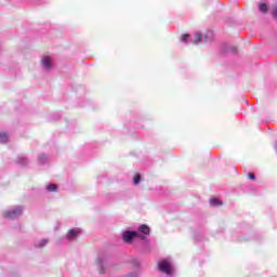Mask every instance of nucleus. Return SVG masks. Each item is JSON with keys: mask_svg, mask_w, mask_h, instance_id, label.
<instances>
[{"mask_svg": "<svg viewBox=\"0 0 277 277\" xmlns=\"http://www.w3.org/2000/svg\"><path fill=\"white\" fill-rule=\"evenodd\" d=\"M122 239L126 243H133L134 239H140L146 248L150 246V241L146 240V236L140 235L135 230H126L122 233Z\"/></svg>", "mask_w": 277, "mask_h": 277, "instance_id": "nucleus-1", "label": "nucleus"}, {"mask_svg": "<svg viewBox=\"0 0 277 277\" xmlns=\"http://www.w3.org/2000/svg\"><path fill=\"white\" fill-rule=\"evenodd\" d=\"M213 40L212 30L206 31L202 36L200 32H195L194 37L190 39L192 44H200V42H211Z\"/></svg>", "mask_w": 277, "mask_h": 277, "instance_id": "nucleus-2", "label": "nucleus"}, {"mask_svg": "<svg viewBox=\"0 0 277 277\" xmlns=\"http://www.w3.org/2000/svg\"><path fill=\"white\" fill-rule=\"evenodd\" d=\"M95 265L97 266L100 274H106L107 267L110 265L109 256L100 254L95 261Z\"/></svg>", "mask_w": 277, "mask_h": 277, "instance_id": "nucleus-3", "label": "nucleus"}, {"mask_svg": "<svg viewBox=\"0 0 277 277\" xmlns=\"http://www.w3.org/2000/svg\"><path fill=\"white\" fill-rule=\"evenodd\" d=\"M21 215H23V207L21 206L14 207L3 213V217H5V220H16L21 217Z\"/></svg>", "mask_w": 277, "mask_h": 277, "instance_id": "nucleus-4", "label": "nucleus"}, {"mask_svg": "<svg viewBox=\"0 0 277 277\" xmlns=\"http://www.w3.org/2000/svg\"><path fill=\"white\" fill-rule=\"evenodd\" d=\"M158 268L160 272H162V274H167V276L172 275V263H170L168 260H161L158 263Z\"/></svg>", "mask_w": 277, "mask_h": 277, "instance_id": "nucleus-5", "label": "nucleus"}, {"mask_svg": "<svg viewBox=\"0 0 277 277\" xmlns=\"http://www.w3.org/2000/svg\"><path fill=\"white\" fill-rule=\"evenodd\" d=\"M80 234H81V229L71 228L68 230L66 238L68 239V241H75V239H77V237H79Z\"/></svg>", "mask_w": 277, "mask_h": 277, "instance_id": "nucleus-6", "label": "nucleus"}, {"mask_svg": "<svg viewBox=\"0 0 277 277\" xmlns=\"http://www.w3.org/2000/svg\"><path fill=\"white\" fill-rule=\"evenodd\" d=\"M137 233L140 235H142L143 237H145V240L148 241L146 239V237H148V235H150V227L148 225H146V224H143V225L138 226Z\"/></svg>", "mask_w": 277, "mask_h": 277, "instance_id": "nucleus-7", "label": "nucleus"}, {"mask_svg": "<svg viewBox=\"0 0 277 277\" xmlns=\"http://www.w3.org/2000/svg\"><path fill=\"white\" fill-rule=\"evenodd\" d=\"M42 67L44 70H51L53 68V63L51 62V57L44 56L41 61Z\"/></svg>", "mask_w": 277, "mask_h": 277, "instance_id": "nucleus-8", "label": "nucleus"}, {"mask_svg": "<svg viewBox=\"0 0 277 277\" xmlns=\"http://www.w3.org/2000/svg\"><path fill=\"white\" fill-rule=\"evenodd\" d=\"M16 163L17 166H22L23 168H25V166L29 164V159H27L25 155H19L16 159Z\"/></svg>", "mask_w": 277, "mask_h": 277, "instance_id": "nucleus-9", "label": "nucleus"}, {"mask_svg": "<svg viewBox=\"0 0 277 277\" xmlns=\"http://www.w3.org/2000/svg\"><path fill=\"white\" fill-rule=\"evenodd\" d=\"M38 161H39L40 166H44V163H47L49 161V156L45 154H41V155H39Z\"/></svg>", "mask_w": 277, "mask_h": 277, "instance_id": "nucleus-10", "label": "nucleus"}, {"mask_svg": "<svg viewBox=\"0 0 277 277\" xmlns=\"http://www.w3.org/2000/svg\"><path fill=\"white\" fill-rule=\"evenodd\" d=\"M47 243H49V239H47V238L41 239L39 242L35 243V248H44V246H47Z\"/></svg>", "mask_w": 277, "mask_h": 277, "instance_id": "nucleus-11", "label": "nucleus"}, {"mask_svg": "<svg viewBox=\"0 0 277 277\" xmlns=\"http://www.w3.org/2000/svg\"><path fill=\"white\" fill-rule=\"evenodd\" d=\"M210 205H211V207H220V206H222V201L217 198H212V199H210Z\"/></svg>", "mask_w": 277, "mask_h": 277, "instance_id": "nucleus-12", "label": "nucleus"}, {"mask_svg": "<svg viewBox=\"0 0 277 277\" xmlns=\"http://www.w3.org/2000/svg\"><path fill=\"white\" fill-rule=\"evenodd\" d=\"M8 142V133L0 132V144H6Z\"/></svg>", "mask_w": 277, "mask_h": 277, "instance_id": "nucleus-13", "label": "nucleus"}, {"mask_svg": "<svg viewBox=\"0 0 277 277\" xmlns=\"http://www.w3.org/2000/svg\"><path fill=\"white\" fill-rule=\"evenodd\" d=\"M259 10H260V12H262V14H267V11L269 9L267 8L266 3H261L260 6H259Z\"/></svg>", "mask_w": 277, "mask_h": 277, "instance_id": "nucleus-14", "label": "nucleus"}, {"mask_svg": "<svg viewBox=\"0 0 277 277\" xmlns=\"http://www.w3.org/2000/svg\"><path fill=\"white\" fill-rule=\"evenodd\" d=\"M45 189L48 192H57V184H48Z\"/></svg>", "mask_w": 277, "mask_h": 277, "instance_id": "nucleus-15", "label": "nucleus"}, {"mask_svg": "<svg viewBox=\"0 0 277 277\" xmlns=\"http://www.w3.org/2000/svg\"><path fill=\"white\" fill-rule=\"evenodd\" d=\"M140 181H142V175L140 173H136L133 179V183L135 185H140Z\"/></svg>", "mask_w": 277, "mask_h": 277, "instance_id": "nucleus-16", "label": "nucleus"}, {"mask_svg": "<svg viewBox=\"0 0 277 277\" xmlns=\"http://www.w3.org/2000/svg\"><path fill=\"white\" fill-rule=\"evenodd\" d=\"M181 40H182V42H188V41L192 42V38H189V34L183 35Z\"/></svg>", "mask_w": 277, "mask_h": 277, "instance_id": "nucleus-17", "label": "nucleus"}, {"mask_svg": "<svg viewBox=\"0 0 277 277\" xmlns=\"http://www.w3.org/2000/svg\"><path fill=\"white\" fill-rule=\"evenodd\" d=\"M272 16H273V18H275V21H277V5L273 6Z\"/></svg>", "mask_w": 277, "mask_h": 277, "instance_id": "nucleus-18", "label": "nucleus"}, {"mask_svg": "<svg viewBox=\"0 0 277 277\" xmlns=\"http://www.w3.org/2000/svg\"><path fill=\"white\" fill-rule=\"evenodd\" d=\"M248 176L250 181H256V175H254V173H249Z\"/></svg>", "mask_w": 277, "mask_h": 277, "instance_id": "nucleus-19", "label": "nucleus"}, {"mask_svg": "<svg viewBox=\"0 0 277 277\" xmlns=\"http://www.w3.org/2000/svg\"><path fill=\"white\" fill-rule=\"evenodd\" d=\"M229 51L230 53H237V48H230Z\"/></svg>", "mask_w": 277, "mask_h": 277, "instance_id": "nucleus-20", "label": "nucleus"}]
</instances>
